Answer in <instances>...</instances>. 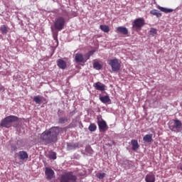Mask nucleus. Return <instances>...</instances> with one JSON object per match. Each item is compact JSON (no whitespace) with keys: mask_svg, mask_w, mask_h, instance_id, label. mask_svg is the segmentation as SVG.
<instances>
[{"mask_svg":"<svg viewBox=\"0 0 182 182\" xmlns=\"http://www.w3.org/2000/svg\"><path fill=\"white\" fill-rule=\"evenodd\" d=\"M62 132H63V128L53 127L44 131L40 135V139L43 140V141H45L46 144L56 143V141H58V136H59V133H62Z\"/></svg>","mask_w":182,"mask_h":182,"instance_id":"nucleus-1","label":"nucleus"},{"mask_svg":"<svg viewBox=\"0 0 182 182\" xmlns=\"http://www.w3.org/2000/svg\"><path fill=\"white\" fill-rule=\"evenodd\" d=\"M18 120H19L18 117L15 115H10L1 120L0 126L1 127H6V129H9V127H12V123H14V122H18Z\"/></svg>","mask_w":182,"mask_h":182,"instance_id":"nucleus-2","label":"nucleus"},{"mask_svg":"<svg viewBox=\"0 0 182 182\" xmlns=\"http://www.w3.org/2000/svg\"><path fill=\"white\" fill-rule=\"evenodd\" d=\"M76 179L73 172H65L60 176V182H76Z\"/></svg>","mask_w":182,"mask_h":182,"instance_id":"nucleus-3","label":"nucleus"},{"mask_svg":"<svg viewBox=\"0 0 182 182\" xmlns=\"http://www.w3.org/2000/svg\"><path fill=\"white\" fill-rule=\"evenodd\" d=\"M66 23V21L65 18L63 16H58L55 18V21L54 23V27L57 31H62L63 28H65V24Z\"/></svg>","mask_w":182,"mask_h":182,"instance_id":"nucleus-4","label":"nucleus"},{"mask_svg":"<svg viewBox=\"0 0 182 182\" xmlns=\"http://www.w3.org/2000/svg\"><path fill=\"white\" fill-rule=\"evenodd\" d=\"M146 25V21L143 18H139L135 19L132 23V28L135 29V31H141V28H143Z\"/></svg>","mask_w":182,"mask_h":182,"instance_id":"nucleus-5","label":"nucleus"},{"mask_svg":"<svg viewBox=\"0 0 182 182\" xmlns=\"http://www.w3.org/2000/svg\"><path fill=\"white\" fill-rule=\"evenodd\" d=\"M174 123L173 126L170 127L171 132H175L176 133H180L182 131V123L181 121L178 119L173 120Z\"/></svg>","mask_w":182,"mask_h":182,"instance_id":"nucleus-6","label":"nucleus"},{"mask_svg":"<svg viewBox=\"0 0 182 182\" xmlns=\"http://www.w3.org/2000/svg\"><path fill=\"white\" fill-rule=\"evenodd\" d=\"M109 65L111 66L113 72H117L120 70V63H119V60L117 59L110 60Z\"/></svg>","mask_w":182,"mask_h":182,"instance_id":"nucleus-7","label":"nucleus"},{"mask_svg":"<svg viewBox=\"0 0 182 182\" xmlns=\"http://www.w3.org/2000/svg\"><path fill=\"white\" fill-rule=\"evenodd\" d=\"M45 174L47 180H52L55 177V171L50 168H46Z\"/></svg>","mask_w":182,"mask_h":182,"instance_id":"nucleus-8","label":"nucleus"},{"mask_svg":"<svg viewBox=\"0 0 182 182\" xmlns=\"http://www.w3.org/2000/svg\"><path fill=\"white\" fill-rule=\"evenodd\" d=\"M98 127L100 132H106L107 129H109V127H107V124L106 123V121L102 120L97 122Z\"/></svg>","mask_w":182,"mask_h":182,"instance_id":"nucleus-9","label":"nucleus"},{"mask_svg":"<svg viewBox=\"0 0 182 182\" xmlns=\"http://www.w3.org/2000/svg\"><path fill=\"white\" fill-rule=\"evenodd\" d=\"M94 87L96 90H99L100 92H105V90H106V85L100 82L95 83Z\"/></svg>","mask_w":182,"mask_h":182,"instance_id":"nucleus-10","label":"nucleus"},{"mask_svg":"<svg viewBox=\"0 0 182 182\" xmlns=\"http://www.w3.org/2000/svg\"><path fill=\"white\" fill-rule=\"evenodd\" d=\"M75 60L77 63H82L85 62V58H83V54L77 53L75 54Z\"/></svg>","mask_w":182,"mask_h":182,"instance_id":"nucleus-11","label":"nucleus"},{"mask_svg":"<svg viewBox=\"0 0 182 182\" xmlns=\"http://www.w3.org/2000/svg\"><path fill=\"white\" fill-rule=\"evenodd\" d=\"M146 182H156V176L153 173H148L145 178Z\"/></svg>","mask_w":182,"mask_h":182,"instance_id":"nucleus-12","label":"nucleus"},{"mask_svg":"<svg viewBox=\"0 0 182 182\" xmlns=\"http://www.w3.org/2000/svg\"><path fill=\"white\" fill-rule=\"evenodd\" d=\"M18 157H19L20 160H22V161H23V160H25L29 157V155L25 151H20L18 152Z\"/></svg>","mask_w":182,"mask_h":182,"instance_id":"nucleus-13","label":"nucleus"},{"mask_svg":"<svg viewBox=\"0 0 182 182\" xmlns=\"http://www.w3.org/2000/svg\"><path fill=\"white\" fill-rule=\"evenodd\" d=\"M57 65L58 66V68H60V69L63 70H64L67 67L66 62L63 59H58L57 60Z\"/></svg>","mask_w":182,"mask_h":182,"instance_id":"nucleus-14","label":"nucleus"},{"mask_svg":"<svg viewBox=\"0 0 182 182\" xmlns=\"http://www.w3.org/2000/svg\"><path fill=\"white\" fill-rule=\"evenodd\" d=\"M117 32L122 33V35H128L129 30L126 27L119 26L117 28Z\"/></svg>","mask_w":182,"mask_h":182,"instance_id":"nucleus-15","label":"nucleus"},{"mask_svg":"<svg viewBox=\"0 0 182 182\" xmlns=\"http://www.w3.org/2000/svg\"><path fill=\"white\" fill-rule=\"evenodd\" d=\"M143 140H144V141H145L146 143H151V141H153V134H146V135L143 137Z\"/></svg>","mask_w":182,"mask_h":182,"instance_id":"nucleus-16","label":"nucleus"},{"mask_svg":"<svg viewBox=\"0 0 182 182\" xmlns=\"http://www.w3.org/2000/svg\"><path fill=\"white\" fill-rule=\"evenodd\" d=\"M100 29H101V31L105 33H109V32H110V27H109L107 25H100Z\"/></svg>","mask_w":182,"mask_h":182,"instance_id":"nucleus-17","label":"nucleus"},{"mask_svg":"<svg viewBox=\"0 0 182 182\" xmlns=\"http://www.w3.org/2000/svg\"><path fill=\"white\" fill-rule=\"evenodd\" d=\"M158 9L161 11V12H164V14H171V12H173V9L164 8L160 6H158Z\"/></svg>","mask_w":182,"mask_h":182,"instance_id":"nucleus-18","label":"nucleus"},{"mask_svg":"<svg viewBox=\"0 0 182 182\" xmlns=\"http://www.w3.org/2000/svg\"><path fill=\"white\" fill-rule=\"evenodd\" d=\"M131 144L132 145V150H137V149H139V142L137 141V140L132 139L131 141Z\"/></svg>","mask_w":182,"mask_h":182,"instance_id":"nucleus-19","label":"nucleus"},{"mask_svg":"<svg viewBox=\"0 0 182 182\" xmlns=\"http://www.w3.org/2000/svg\"><path fill=\"white\" fill-rule=\"evenodd\" d=\"M79 147V145L77 144H68L67 149L68 150H75V149H77Z\"/></svg>","mask_w":182,"mask_h":182,"instance_id":"nucleus-20","label":"nucleus"},{"mask_svg":"<svg viewBox=\"0 0 182 182\" xmlns=\"http://www.w3.org/2000/svg\"><path fill=\"white\" fill-rule=\"evenodd\" d=\"M151 15L156 16V18H161V13L159 12L156 9L151 10L150 11Z\"/></svg>","mask_w":182,"mask_h":182,"instance_id":"nucleus-21","label":"nucleus"},{"mask_svg":"<svg viewBox=\"0 0 182 182\" xmlns=\"http://www.w3.org/2000/svg\"><path fill=\"white\" fill-rule=\"evenodd\" d=\"M100 100L102 103H109V102H110V97H109L108 95H105L104 97H100Z\"/></svg>","mask_w":182,"mask_h":182,"instance_id":"nucleus-22","label":"nucleus"},{"mask_svg":"<svg viewBox=\"0 0 182 182\" xmlns=\"http://www.w3.org/2000/svg\"><path fill=\"white\" fill-rule=\"evenodd\" d=\"M33 102H35L36 105H41V102H42V97L40 95L35 96L33 97Z\"/></svg>","mask_w":182,"mask_h":182,"instance_id":"nucleus-23","label":"nucleus"},{"mask_svg":"<svg viewBox=\"0 0 182 182\" xmlns=\"http://www.w3.org/2000/svg\"><path fill=\"white\" fill-rule=\"evenodd\" d=\"M68 117H62L58 119V123L60 124H65V123L68 122Z\"/></svg>","mask_w":182,"mask_h":182,"instance_id":"nucleus-24","label":"nucleus"},{"mask_svg":"<svg viewBox=\"0 0 182 182\" xmlns=\"http://www.w3.org/2000/svg\"><path fill=\"white\" fill-rule=\"evenodd\" d=\"M0 31H1V33L4 34V35H6V33H8V28L5 25L1 26Z\"/></svg>","mask_w":182,"mask_h":182,"instance_id":"nucleus-25","label":"nucleus"},{"mask_svg":"<svg viewBox=\"0 0 182 182\" xmlns=\"http://www.w3.org/2000/svg\"><path fill=\"white\" fill-rule=\"evenodd\" d=\"M93 68L94 69H96L97 70H100L102 69V65L99 62H95L93 63Z\"/></svg>","mask_w":182,"mask_h":182,"instance_id":"nucleus-26","label":"nucleus"},{"mask_svg":"<svg viewBox=\"0 0 182 182\" xmlns=\"http://www.w3.org/2000/svg\"><path fill=\"white\" fill-rule=\"evenodd\" d=\"M96 129H97V127L95 124H90L88 127L90 132H96Z\"/></svg>","mask_w":182,"mask_h":182,"instance_id":"nucleus-27","label":"nucleus"},{"mask_svg":"<svg viewBox=\"0 0 182 182\" xmlns=\"http://www.w3.org/2000/svg\"><path fill=\"white\" fill-rule=\"evenodd\" d=\"M49 159H51L52 160H56V153L50 152L49 154Z\"/></svg>","mask_w":182,"mask_h":182,"instance_id":"nucleus-28","label":"nucleus"},{"mask_svg":"<svg viewBox=\"0 0 182 182\" xmlns=\"http://www.w3.org/2000/svg\"><path fill=\"white\" fill-rule=\"evenodd\" d=\"M97 177L100 180H102V178H105V177H106V174L105 173H100L97 174Z\"/></svg>","mask_w":182,"mask_h":182,"instance_id":"nucleus-29","label":"nucleus"},{"mask_svg":"<svg viewBox=\"0 0 182 182\" xmlns=\"http://www.w3.org/2000/svg\"><path fill=\"white\" fill-rule=\"evenodd\" d=\"M95 53V50L89 51L87 54H88V58H87V60L90 59V56H92Z\"/></svg>","mask_w":182,"mask_h":182,"instance_id":"nucleus-30","label":"nucleus"},{"mask_svg":"<svg viewBox=\"0 0 182 182\" xmlns=\"http://www.w3.org/2000/svg\"><path fill=\"white\" fill-rule=\"evenodd\" d=\"M151 33H154L155 35L157 34V29L154 28H151L150 30Z\"/></svg>","mask_w":182,"mask_h":182,"instance_id":"nucleus-31","label":"nucleus"},{"mask_svg":"<svg viewBox=\"0 0 182 182\" xmlns=\"http://www.w3.org/2000/svg\"><path fill=\"white\" fill-rule=\"evenodd\" d=\"M41 102H45V103H48V100H46V98L42 97V101Z\"/></svg>","mask_w":182,"mask_h":182,"instance_id":"nucleus-32","label":"nucleus"},{"mask_svg":"<svg viewBox=\"0 0 182 182\" xmlns=\"http://www.w3.org/2000/svg\"><path fill=\"white\" fill-rule=\"evenodd\" d=\"M1 90H5V87H4L2 85L0 86V91Z\"/></svg>","mask_w":182,"mask_h":182,"instance_id":"nucleus-33","label":"nucleus"},{"mask_svg":"<svg viewBox=\"0 0 182 182\" xmlns=\"http://www.w3.org/2000/svg\"><path fill=\"white\" fill-rule=\"evenodd\" d=\"M72 128V124H70V125H68V127H66V129H70Z\"/></svg>","mask_w":182,"mask_h":182,"instance_id":"nucleus-34","label":"nucleus"},{"mask_svg":"<svg viewBox=\"0 0 182 182\" xmlns=\"http://www.w3.org/2000/svg\"><path fill=\"white\" fill-rule=\"evenodd\" d=\"M85 58H86V60H87V58H89V54H86V55H85Z\"/></svg>","mask_w":182,"mask_h":182,"instance_id":"nucleus-35","label":"nucleus"},{"mask_svg":"<svg viewBox=\"0 0 182 182\" xmlns=\"http://www.w3.org/2000/svg\"><path fill=\"white\" fill-rule=\"evenodd\" d=\"M92 151H93L91 149V152H90V153H92Z\"/></svg>","mask_w":182,"mask_h":182,"instance_id":"nucleus-36","label":"nucleus"}]
</instances>
